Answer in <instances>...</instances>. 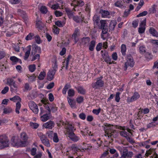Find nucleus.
Masks as SVG:
<instances>
[{"mask_svg": "<svg viewBox=\"0 0 158 158\" xmlns=\"http://www.w3.org/2000/svg\"><path fill=\"white\" fill-rule=\"evenodd\" d=\"M69 149L70 150L69 152L71 153L73 155L76 156L79 155L78 154L79 152H84L88 148H81L80 149L78 148L76 145L73 144L69 147Z\"/></svg>", "mask_w": 158, "mask_h": 158, "instance_id": "1", "label": "nucleus"}, {"mask_svg": "<svg viewBox=\"0 0 158 158\" xmlns=\"http://www.w3.org/2000/svg\"><path fill=\"white\" fill-rule=\"evenodd\" d=\"M9 140L5 135L0 136V149L9 146Z\"/></svg>", "mask_w": 158, "mask_h": 158, "instance_id": "2", "label": "nucleus"}, {"mask_svg": "<svg viewBox=\"0 0 158 158\" xmlns=\"http://www.w3.org/2000/svg\"><path fill=\"white\" fill-rule=\"evenodd\" d=\"M102 77L101 76L100 77L97 78V81L94 83H92V86L94 89H99L104 86V82L102 80Z\"/></svg>", "mask_w": 158, "mask_h": 158, "instance_id": "3", "label": "nucleus"}, {"mask_svg": "<svg viewBox=\"0 0 158 158\" xmlns=\"http://www.w3.org/2000/svg\"><path fill=\"white\" fill-rule=\"evenodd\" d=\"M134 64V62L133 58L130 54H128L127 56V62H126L124 64V70L126 71L128 66H130L131 67H133Z\"/></svg>", "mask_w": 158, "mask_h": 158, "instance_id": "4", "label": "nucleus"}, {"mask_svg": "<svg viewBox=\"0 0 158 158\" xmlns=\"http://www.w3.org/2000/svg\"><path fill=\"white\" fill-rule=\"evenodd\" d=\"M38 135L40 138L41 142L44 145L48 147L50 146L49 140L44 135L41 133H40L38 134Z\"/></svg>", "mask_w": 158, "mask_h": 158, "instance_id": "5", "label": "nucleus"}, {"mask_svg": "<svg viewBox=\"0 0 158 158\" xmlns=\"http://www.w3.org/2000/svg\"><path fill=\"white\" fill-rule=\"evenodd\" d=\"M133 155V153L132 151H128L127 149L123 150L120 158H131Z\"/></svg>", "mask_w": 158, "mask_h": 158, "instance_id": "6", "label": "nucleus"}, {"mask_svg": "<svg viewBox=\"0 0 158 158\" xmlns=\"http://www.w3.org/2000/svg\"><path fill=\"white\" fill-rule=\"evenodd\" d=\"M28 105L31 110L35 114H37L39 109L36 104L33 101H30L28 103Z\"/></svg>", "mask_w": 158, "mask_h": 158, "instance_id": "7", "label": "nucleus"}, {"mask_svg": "<svg viewBox=\"0 0 158 158\" xmlns=\"http://www.w3.org/2000/svg\"><path fill=\"white\" fill-rule=\"evenodd\" d=\"M73 141L76 142L80 139V137L76 135L74 132L69 133L68 134L66 135Z\"/></svg>", "mask_w": 158, "mask_h": 158, "instance_id": "8", "label": "nucleus"}, {"mask_svg": "<svg viewBox=\"0 0 158 158\" xmlns=\"http://www.w3.org/2000/svg\"><path fill=\"white\" fill-rule=\"evenodd\" d=\"M118 135V131L114 130H111L109 132H107V135H105L106 136H108V138H112L113 137L114 138H116Z\"/></svg>", "mask_w": 158, "mask_h": 158, "instance_id": "9", "label": "nucleus"}, {"mask_svg": "<svg viewBox=\"0 0 158 158\" xmlns=\"http://www.w3.org/2000/svg\"><path fill=\"white\" fill-rule=\"evenodd\" d=\"M55 124L54 122L49 121L43 124V126L46 128L52 129L55 126Z\"/></svg>", "mask_w": 158, "mask_h": 158, "instance_id": "10", "label": "nucleus"}, {"mask_svg": "<svg viewBox=\"0 0 158 158\" xmlns=\"http://www.w3.org/2000/svg\"><path fill=\"white\" fill-rule=\"evenodd\" d=\"M56 72V70H50L48 73L47 79L51 81L54 78V75Z\"/></svg>", "mask_w": 158, "mask_h": 158, "instance_id": "11", "label": "nucleus"}, {"mask_svg": "<svg viewBox=\"0 0 158 158\" xmlns=\"http://www.w3.org/2000/svg\"><path fill=\"white\" fill-rule=\"evenodd\" d=\"M68 103L70 106L72 108H77V106L76 105V102L75 100L73 99H72L69 98V97H67Z\"/></svg>", "mask_w": 158, "mask_h": 158, "instance_id": "12", "label": "nucleus"}, {"mask_svg": "<svg viewBox=\"0 0 158 158\" xmlns=\"http://www.w3.org/2000/svg\"><path fill=\"white\" fill-rule=\"evenodd\" d=\"M41 48L37 46H35L32 47L31 52V55H34L36 53H41Z\"/></svg>", "mask_w": 158, "mask_h": 158, "instance_id": "13", "label": "nucleus"}, {"mask_svg": "<svg viewBox=\"0 0 158 158\" xmlns=\"http://www.w3.org/2000/svg\"><path fill=\"white\" fill-rule=\"evenodd\" d=\"M67 125V127H66L67 133L66 134V135L68 134L69 133L73 132L74 131L76 130L74 126L69 123H68Z\"/></svg>", "mask_w": 158, "mask_h": 158, "instance_id": "14", "label": "nucleus"}, {"mask_svg": "<svg viewBox=\"0 0 158 158\" xmlns=\"http://www.w3.org/2000/svg\"><path fill=\"white\" fill-rule=\"evenodd\" d=\"M79 33V30L77 28H76L72 36V38L74 39L75 43H76L78 41V39L77 38V36Z\"/></svg>", "mask_w": 158, "mask_h": 158, "instance_id": "15", "label": "nucleus"}, {"mask_svg": "<svg viewBox=\"0 0 158 158\" xmlns=\"http://www.w3.org/2000/svg\"><path fill=\"white\" fill-rule=\"evenodd\" d=\"M140 97V95L139 93L136 92H135L132 96L130 98L129 101L130 102H132L135 101L139 99Z\"/></svg>", "mask_w": 158, "mask_h": 158, "instance_id": "16", "label": "nucleus"}, {"mask_svg": "<svg viewBox=\"0 0 158 158\" xmlns=\"http://www.w3.org/2000/svg\"><path fill=\"white\" fill-rule=\"evenodd\" d=\"M27 140H21L18 143H16L15 144V146L17 147H25L27 145Z\"/></svg>", "mask_w": 158, "mask_h": 158, "instance_id": "17", "label": "nucleus"}, {"mask_svg": "<svg viewBox=\"0 0 158 158\" xmlns=\"http://www.w3.org/2000/svg\"><path fill=\"white\" fill-rule=\"evenodd\" d=\"M149 32L153 36L158 37V32L154 28L151 27L149 30Z\"/></svg>", "mask_w": 158, "mask_h": 158, "instance_id": "18", "label": "nucleus"}, {"mask_svg": "<svg viewBox=\"0 0 158 158\" xmlns=\"http://www.w3.org/2000/svg\"><path fill=\"white\" fill-rule=\"evenodd\" d=\"M31 45H29L27 47V51L26 52L24 56V59L25 60H27L29 57L30 52L31 51Z\"/></svg>", "mask_w": 158, "mask_h": 158, "instance_id": "19", "label": "nucleus"}, {"mask_svg": "<svg viewBox=\"0 0 158 158\" xmlns=\"http://www.w3.org/2000/svg\"><path fill=\"white\" fill-rule=\"evenodd\" d=\"M65 10L68 17L70 19H72L73 16H74L73 12L69 8H65Z\"/></svg>", "mask_w": 158, "mask_h": 158, "instance_id": "20", "label": "nucleus"}, {"mask_svg": "<svg viewBox=\"0 0 158 158\" xmlns=\"http://www.w3.org/2000/svg\"><path fill=\"white\" fill-rule=\"evenodd\" d=\"M74 2H76L77 4L74 5V7H75L77 6H83L85 4L84 2L81 0H76L74 1ZM72 6L73 5V3H72L71 4Z\"/></svg>", "mask_w": 158, "mask_h": 158, "instance_id": "21", "label": "nucleus"}, {"mask_svg": "<svg viewBox=\"0 0 158 158\" xmlns=\"http://www.w3.org/2000/svg\"><path fill=\"white\" fill-rule=\"evenodd\" d=\"M113 125H111L110 124H108L107 126H106L104 127V131H105V135H107V132H109L113 129Z\"/></svg>", "mask_w": 158, "mask_h": 158, "instance_id": "22", "label": "nucleus"}, {"mask_svg": "<svg viewBox=\"0 0 158 158\" xmlns=\"http://www.w3.org/2000/svg\"><path fill=\"white\" fill-rule=\"evenodd\" d=\"M100 13L102 15V17H106L110 14L109 12L108 11L102 9L100 10Z\"/></svg>", "mask_w": 158, "mask_h": 158, "instance_id": "23", "label": "nucleus"}, {"mask_svg": "<svg viewBox=\"0 0 158 158\" xmlns=\"http://www.w3.org/2000/svg\"><path fill=\"white\" fill-rule=\"evenodd\" d=\"M36 27L40 30H42L43 28L44 24L40 21H38L36 22Z\"/></svg>", "mask_w": 158, "mask_h": 158, "instance_id": "24", "label": "nucleus"}, {"mask_svg": "<svg viewBox=\"0 0 158 158\" xmlns=\"http://www.w3.org/2000/svg\"><path fill=\"white\" fill-rule=\"evenodd\" d=\"M144 56L146 60L148 61L151 60L152 58V56L151 53L146 52L144 54Z\"/></svg>", "mask_w": 158, "mask_h": 158, "instance_id": "25", "label": "nucleus"}, {"mask_svg": "<svg viewBox=\"0 0 158 158\" xmlns=\"http://www.w3.org/2000/svg\"><path fill=\"white\" fill-rule=\"evenodd\" d=\"M10 90L12 92H16L17 91L18 85L15 83V82L11 86H10Z\"/></svg>", "mask_w": 158, "mask_h": 158, "instance_id": "26", "label": "nucleus"}, {"mask_svg": "<svg viewBox=\"0 0 158 158\" xmlns=\"http://www.w3.org/2000/svg\"><path fill=\"white\" fill-rule=\"evenodd\" d=\"M126 45L124 44H122L121 45V52L122 54V55L125 56L126 54Z\"/></svg>", "mask_w": 158, "mask_h": 158, "instance_id": "27", "label": "nucleus"}, {"mask_svg": "<svg viewBox=\"0 0 158 158\" xmlns=\"http://www.w3.org/2000/svg\"><path fill=\"white\" fill-rule=\"evenodd\" d=\"M48 114H44L41 117V120L43 122H45L49 119L50 117L48 115Z\"/></svg>", "mask_w": 158, "mask_h": 158, "instance_id": "28", "label": "nucleus"}, {"mask_svg": "<svg viewBox=\"0 0 158 158\" xmlns=\"http://www.w3.org/2000/svg\"><path fill=\"white\" fill-rule=\"evenodd\" d=\"M116 23L117 22L116 21L114 20L111 21L109 26L110 29L111 30H114V27L116 25Z\"/></svg>", "mask_w": 158, "mask_h": 158, "instance_id": "29", "label": "nucleus"}, {"mask_svg": "<svg viewBox=\"0 0 158 158\" xmlns=\"http://www.w3.org/2000/svg\"><path fill=\"white\" fill-rule=\"evenodd\" d=\"M71 85L69 84H67L65 85L64 88L62 90V93L64 94H66V92L68 90V89L70 88Z\"/></svg>", "mask_w": 158, "mask_h": 158, "instance_id": "30", "label": "nucleus"}, {"mask_svg": "<svg viewBox=\"0 0 158 158\" xmlns=\"http://www.w3.org/2000/svg\"><path fill=\"white\" fill-rule=\"evenodd\" d=\"M28 77V81L29 82H32L35 81L36 79V77L34 75L32 76L27 75Z\"/></svg>", "mask_w": 158, "mask_h": 158, "instance_id": "31", "label": "nucleus"}, {"mask_svg": "<svg viewBox=\"0 0 158 158\" xmlns=\"http://www.w3.org/2000/svg\"><path fill=\"white\" fill-rule=\"evenodd\" d=\"M95 45V41L94 40H92L89 46V50L91 51H93L94 50Z\"/></svg>", "mask_w": 158, "mask_h": 158, "instance_id": "32", "label": "nucleus"}, {"mask_svg": "<svg viewBox=\"0 0 158 158\" xmlns=\"http://www.w3.org/2000/svg\"><path fill=\"white\" fill-rule=\"evenodd\" d=\"M76 89L77 90L78 93L81 94H84L85 93V90L84 89L83 87L79 86L77 87H76Z\"/></svg>", "mask_w": 158, "mask_h": 158, "instance_id": "33", "label": "nucleus"}, {"mask_svg": "<svg viewBox=\"0 0 158 158\" xmlns=\"http://www.w3.org/2000/svg\"><path fill=\"white\" fill-rule=\"evenodd\" d=\"M10 100L14 102H15L16 101H18V102L21 101V99L20 97L17 95L15 96L12 98H10Z\"/></svg>", "mask_w": 158, "mask_h": 158, "instance_id": "34", "label": "nucleus"}, {"mask_svg": "<svg viewBox=\"0 0 158 158\" xmlns=\"http://www.w3.org/2000/svg\"><path fill=\"white\" fill-rule=\"evenodd\" d=\"M40 10L42 14H46L48 11L47 7L45 6H41L40 8Z\"/></svg>", "mask_w": 158, "mask_h": 158, "instance_id": "35", "label": "nucleus"}, {"mask_svg": "<svg viewBox=\"0 0 158 158\" xmlns=\"http://www.w3.org/2000/svg\"><path fill=\"white\" fill-rule=\"evenodd\" d=\"M20 102H18L16 104V106L15 109V112L18 114H19V110L20 109L21 106Z\"/></svg>", "mask_w": 158, "mask_h": 158, "instance_id": "36", "label": "nucleus"}, {"mask_svg": "<svg viewBox=\"0 0 158 158\" xmlns=\"http://www.w3.org/2000/svg\"><path fill=\"white\" fill-rule=\"evenodd\" d=\"M12 109L10 107H7L3 109V113L5 114H7L11 112Z\"/></svg>", "mask_w": 158, "mask_h": 158, "instance_id": "37", "label": "nucleus"}, {"mask_svg": "<svg viewBox=\"0 0 158 158\" xmlns=\"http://www.w3.org/2000/svg\"><path fill=\"white\" fill-rule=\"evenodd\" d=\"M90 40L89 38L88 37H84L82 39V42L83 44H86L89 42Z\"/></svg>", "mask_w": 158, "mask_h": 158, "instance_id": "38", "label": "nucleus"}, {"mask_svg": "<svg viewBox=\"0 0 158 158\" xmlns=\"http://www.w3.org/2000/svg\"><path fill=\"white\" fill-rule=\"evenodd\" d=\"M34 37V34L30 33L26 37L25 39L27 40H28L33 39Z\"/></svg>", "mask_w": 158, "mask_h": 158, "instance_id": "39", "label": "nucleus"}, {"mask_svg": "<svg viewBox=\"0 0 158 158\" xmlns=\"http://www.w3.org/2000/svg\"><path fill=\"white\" fill-rule=\"evenodd\" d=\"M50 107L51 108V110L52 112H55L57 110V107L56 106L55 104L51 105L50 106Z\"/></svg>", "mask_w": 158, "mask_h": 158, "instance_id": "40", "label": "nucleus"}, {"mask_svg": "<svg viewBox=\"0 0 158 158\" xmlns=\"http://www.w3.org/2000/svg\"><path fill=\"white\" fill-rule=\"evenodd\" d=\"M7 84L10 86H11L14 83L15 81L12 78H8L7 80Z\"/></svg>", "mask_w": 158, "mask_h": 158, "instance_id": "41", "label": "nucleus"}, {"mask_svg": "<svg viewBox=\"0 0 158 158\" xmlns=\"http://www.w3.org/2000/svg\"><path fill=\"white\" fill-rule=\"evenodd\" d=\"M68 93V96L72 97L74 95L75 92L73 89H70L69 90Z\"/></svg>", "mask_w": 158, "mask_h": 158, "instance_id": "42", "label": "nucleus"}, {"mask_svg": "<svg viewBox=\"0 0 158 158\" xmlns=\"http://www.w3.org/2000/svg\"><path fill=\"white\" fill-rule=\"evenodd\" d=\"M108 30L107 28V27H104L102 28V34H101V37L102 39H105V38H104L103 37V34H105L107 33Z\"/></svg>", "mask_w": 158, "mask_h": 158, "instance_id": "43", "label": "nucleus"}, {"mask_svg": "<svg viewBox=\"0 0 158 158\" xmlns=\"http://www.w3.org/2000/svg\"><path fill=\"white\" fill-rule=\"evenodd\" d=\"M30 125L34 129H37L39 127V125L37 123H34L33 122H31L30 124Z\"/></svg>", "mask_w": 158, "mask_h": 158, "instance_id": "44", "label": "nucleus"}, {"mask_svg": "<svg viewBox=\"0 0 158 158\" xmlns=\"http://www.w3.org/2000/svg\"><path fill=\"white\" fill-rule=\"evenodd\" d=\"M45 75L46 73L44 72H41L38 76L39 79L40 80L44 79Z\"/></svg>", "mask_w": 158, "mask_h": 158, "instance_id": "45", "label": "nucleus"}, {"mask_svg": "<svg viewBox=\"0 0 158 158\" xmlns=\"http://www.w3.org/2000/svg\"><path fill=\"white\" fill-rule=\"evenodd\" d=\"M140 53L142 54H144L146 52L145 48L144 46H142L139 47Z\"/></svg>", "mask_w": 158, "mask_h": 158, "instance_id": "46", "label": "nucleus"}, {"mask_svg": "<svg viewBox=\"0 0 158 158\" xmlns=\"http://www.w3.org/2000/svg\"><path fill=\"white\" fill-rule=\"evenodd\" d=\"M21 138L22 140H27V137L26 133L23 132L21 134Z\"/></svg>", "mask_w": 158, "mask_h": 158, "instance_id": "47", "label": "nucleus"}, {"mask_svg": "<svg viewBox=\"0 0 158 158\" xmlns=\"http://www.w3.org/2000/svg\"><path fill=\"white\" fill-rule=\"evenodd\" d=\"M121 135L126 138L129 135V134L127 132L124 131L120 132Z\"/></svg>", "mask_w": 158, "mask_h": 158, "instance_id": "48", "label": "nucleus"}, {"mask_svg": "<svg viewBox=\"0 0 158 158\" xmlns=\"http://www.w3.org/2000/svg\"><path fill=\"white\" fill-rule=\"evenodd\" d=\"M145 27L144 26L140 27L138 28V32L139 34H142L144 32Z\"/></svg>", "mask_w": 158, "mask_h": 158, "instance_id": "49", "label": "nucleus"}, {"mask_svg": "<svg viewBox=\"0 0 158 158\" xmlns=\"http://www.w3.org/2000/svg\"><path fill=\"white\" fill-rule=\"evenodd\" d=\"M53 141L55 143H57L59 142V139L58 137L57 134L56 133L54 134Z\"/></svg>", "mask_w": 158, "mask_h": 158, "instance_id": "50", "label": "nucleus"}, {"mask_svg": "<svg viewBox=\"0 0 158 158\" xmlns=\"http://www.w3.org/2000/svg\"><path fill=\"white\" fill-rule=\"evenodd\" d=\"M120 93L119 92H117L116 93L115 97V100L117 102H119L120 99Z\"/></svg>", "mask_w": 158, "mask_h": 158, "instance_id": "51", "label": "nucleus"}, {"mask_svg": "<svg viewBox=\"0 0 158 158\" xmlns=\"http://www.w3.org/2000/svg\"><path fill=\"white\" fill-rule=\"evenodd\" d=\"M29 71L31 72H33L35 69V64H33L30 65L29 67Z\"/></svg>", "mask_w": 158, "mask_h": 158, "instance_id": "52", "label": "nucleus"}, {"mask_svg": "<svg viewBox=\"0 0 158 158\" xmlns=\"http://www.w3.org/2000/svg\"><path fill=\"white\" fill-rule=\"evenodd\" d=\"M101 53L103 59L109 56L108 52L106 51H103L102 50L101 51Z\"/></svg>", "mask_w": 158, "mask_h": 158, "instance_id": "53", "label": "nucleus"}, {"mask_svg": "<svg viewBox=\"0 0 158 158\" xmlns=\"http://www.w3.org/2000/svg\"><path fill=\"white\" fill-rule=\"evenodd\" d=\"M104 59L105 61L107 63H109V64H112V62L111 61V60L109 56L106 57L105 58H104Z\"/></svg>", "mask_w": 158, "mask_h": 158, "instance_id": "54", "label": "nucleus"}, {"mask_svg": "<svg viewBox=\"0 0 158 158\" xmlns=\"http://www.w3.org/2000/svg\"><path fill=\"white\" fill-rule=\"evenodd\" d=\"M154 150L153 148H150L149 150L146 151L145 154V156L147 157L149 155H151Z\"/></svg>", "mask_w": 158, "mask_h": 158, "instance_id": "55", "label": "nucleus"}, {"mask_svg": "<svg viewBox=\"0 0 158 158\" xmlns=\"http://www.w3.org/2000/svg\"><path fill=\"white\" fill-rule=\"evenodd\" d=\"M147 14V11H144L141 13H140L139 15H137L136 16V17H139L144 16L146 15Z\"/></svg>", "mask_w": 158, "mask_h": 158, "instance_id": "56", "label": "nucleus"}, {"mask_svg": "<svg viewBox=\"0 0 158 158\" xmlns=\"http://www.w3.org/2000/svg\"><path fill=\"white\" fill-rule=\"evenodd\" d=\"M9 2L12 4H16L20 3V0H9Z\"/></svg>", "mask_w": 158, "mask_h": 158, "instance_id": "57", "label": "nucleus"}, {"mask_svg": "<svg viewBox=\"0 0 158 158\" xmlns=\"http://www.w3.org/2000/svg\"><path fill=\"white\" fill-rule=\"evenodd\" d=\"M83 98L82 96H80L78 97L76 99V101L77 102L79 103H80L82 102L83 101Z\"/></svg>", "mask_w": 158, "mask_h": 158, "instance_id": "58", "label": "nucleus"}, {"mask_svg": "<svg viewBox=\"0 0 158 158\" xmlns=\"http://www.w3.org/2000/svg\"><path fill=\"white\" fill-rule=\"evenodd\" d=\"M127 140L131 143L133 144L135 143V141L133 139L129 136V135L126 138Z\"/></svg>", "mask_w": 158, "mask_h": 158, "instance_id": "59", "label": "nucleus"}, {"mask_svg": "<svg viewBox=\"0 0 158 158\" xmlns=\"http://www.w3.org/2000/svg\"><path fill=\"white\" fill-rule=\"evenodd\" d=\"M156 126V125L154 122H152L147 124V128H149L152 127H155Z\"/></svg>", "mask_w": 158, "mask_h": 158, "instance_id": "60", "label": "nucleus"}, {"mask_svg": "<svg viewBox=\"0 0 158 158\" xmlns=\"http://www.w3.org/2000/svg\"><path fill=\"white\" fill-rule=\"evenodd\" d=\"M47 134L49 138H52L53 137V135H54V133L52 131H49L47 132Z\"/></svg>", "mask_w": 158, "mask_h": 158, "instance_id": "61", "label": "nucleus"}, {"mask_svg": "<svg viewBox=\"0 0 158 158\" xmlns=\"http://www.w3.org/2000/svg\"><path fill=\"white\" fill-rule=\"evenodd\" d=\"M10 59L13 62H17L18 61L19 59L15 56H12L10 57Z\"/></svg>", "mask_w": 158, "mask_h": 158, "instance_id": "62", "label": "nucleus"}, {"mask_svg": "<svg viewBox=\"0 0 158 158\" xmlns=\"http://www.w3.org/2000/svg\"><path fill=\"white\" fill-rule=\"evenodd\" d=\"M37 151L36 148H33L31 150V154L33 156H34L36 154V152Z\"/></svg>", "mask_w": 158, "mask_h": 158, "instance_id": "63", "label": "nucleus"}, {"mask_svg": "<svg viewBox=\"0 0 158 158\" xmlns=\"http://www.w3.org/2000/svg\"><path fill=\"white\" fill-rule=\"evenodd\" d=\"M59 29L56 26H54L53 30L54 33L56 34H58L59 32Z\"/></svg>", "mask_w": 158, "mask_h": 158, "instance_id": "64", "label": "nucleus"}]
</instances>
